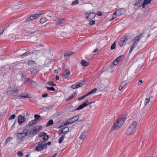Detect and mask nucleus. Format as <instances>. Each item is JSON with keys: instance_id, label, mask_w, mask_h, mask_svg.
<instances>
[{"instance_id": "1", "label": "nucleus", "mask_w": 157, "mask_h": 157, "mask_svg": "<svg viewBox=\"0 0 157 157\" xmlns=\"http://www.w3.org/2000/svg\"><path fill=\"white\" fill-rule=\"evenodd\" d=\"M22 128V132H19L17 131V133H15V135L16 136L19 140L24 141L26 137H31V136L29 132V129L27 128V127H24Z\"/></svg>"}, {"instance_id": "2", "label": "nucleus", "mask_w": 157, "mask_h": 157, "mask_svg": "<svg viewBox=\"0 0 157 157\" xmlns=\"http://www.w3.org/2000/svg\"><path fill=\"white\" fill-rule=\"evenodd\" d=\"M126 115V113H123L117 120L114 123L112 127L110 130V132L114 130H117L124 123L126 119L125 118Z\"/></svg>"}, {"instance_id": "3", "label": "nucleus", "mask_w": 157, "mask_h": 157, "mask_svg": "<svg viewBox=\"0 0 157 157\" xmlns=\"http://www.w3.org/2000/svg\"><path fill=\"white\" fill-rule=\"evenodd\" d=\"M137 125V123L136 121H134L131 125L126 131V134L128 135L132 134L135 131L136 127Z\"/></svg>"}, {"instance_id": "4", "label": "nucleus", "mask_w": 157, "mask_h": 157, "mask_svg": "<svg viewBox=\"0 0 157 157\" xmlns=\"http://www.w3.org/2000/svg\"><path fill=\"white\" fill-rule=\"evenodd\" d=\"M42 129V126H38L35 127V128L32 129L31 130L29 129V132L32 137L33 136L35 135L39 132V131Z\"/></svg>"}, {"instance_id": "5", "label": "nucleus", "mask_w": 157, "mask_h": 157, "mask_svg": "<svg viewBox=\"0 0 157 157\" xmlns=\"http://www.w3.org/2000/svg\"><path fill=\"white\" fill-rule=\"evenodd\" d=\"M43 14V13H41L34 14L30 16L29 17L27 18L25 21V22H26L30 20H32L35 19H36L40 17L41 15Z\"/></svg>"}, {"instance_id": "6", "label": "nucleus", "mask_w": 157, "mask_h": 157, "mask_svg": "<svg viewBox=\"0 0 157 157\" xmlns=\"http://www.w3.org/2000/svg\"><path fill=\"white\" fill-rule=\"evenodd\" d=\"M28 71L30 72L31 74L34 75L38 72L39 70L36 67L34 66L33 67L29 68L28 69Z\"/></svg>"}, {"instance_id": "7", "label": "nucleus", "mask_w": 157, "mask_h": 157, "mask_svg": "<svg viewBox=\"0 0 157 157\" xmlns=\"http://www.w3.org/2000/svg\"><path fill=\"white\" fill-rule=\"evenodd\" d=\"M45 144H38L35 148V150L37 151H40L43 149L46 148Z\"/></svg>"}, {"instance_id": "8", "label": "nucleus", "mask_w": 157, "mask_h": 157, "mask_svg": "<svg viewBox=\"0 0 157 157\" xmlns=\"http://www.w3.org/2000/svg\"><path fill=\"white\" fill-rule=\"evenodd\" d=\"M85 14H88L89 16L86 17L87 19H89L90 20L93 19L96 16V14L94 12H90L86 13Z\"/></svg>"}, {"instance_id": "9", "label": "nucleus", "mask_w": 157, "mask_h": 157, "mask_svg": "<svg viewBox=\"0 0 157 157\" xmlns=\"http://www.w3.org/2000/svg\"><path fill=\"white\" fill-rule=\"evenodd\" d=\"M70 71L68 69L65 70V71L63 73V77L64 78H67L70 75Z\"/></svg>"}, {"instance_id": "10", "label": "nucleus", "mask_w": 157, "mask_h": 157, "mask_svg": "<svg viewBox=\"0 0 157 157\" xmlns=\"http://www.w3.org/2000/svg\"><path fill=\"white\" fill-rule=\"evenodd\" d=\"M25 117L22 116L21 115H19L18 117V121L19 124H22L25 121Z\"/></svg>"}, {"instance_id": "11", "label": "nucleus", "mask_w": 157, "mask_h": 157, "mask_svg": "<svg viewBox=\"0 0 157 157\" xmlns=\"http://www.w3.org/2000/svg\"><path fill=\"white\" fill-rule=\"evenodd\" d=\"M87 102H84L82 104L80 105L78 108L76 109H74L73 111L78 110L82 109L85 107L87 106L88 105V104L86 103Z\"/></svg>"}, {"instance_id": "12", "label": "nucleus", "mask_w": 157, "mask_h": 157, "mask_svg": "<svg viewBox=\"0 0 157 157\" xmlns=\"http://www.w3.org/2000/svg\"><path fill=\"white\" fill-rule=\"evenodd\" d=\"M79 117V115H76L69 119V121H71V123L72 124L78 120Z\"/></svg>"}, {"instance_id": "13", "label": "nucleus", "mask_w": 157, "mask_h": 157, "mask_svg": "<svg viewBox=\"0 0 157 157\" xmlns=\"http://www.w3.org/2000/svg\"><path fill=\"white\" fill-rule=\"evenodd\" d=\"M57 23V24L59 25L60 24H63L65 23V19L59 18L57 20L55 21Z\"/></svg>"}, {"instance_id": "14", "label": "nucleus", "mask_w": 157, "mask_h": 157, "mask_svg": "<svg viewBox=\"0 0 157 157\" xmlns=\"http://www.w3.org/2000/svg\"><path fill=\"white\" fill-rule=\"evenodd\" d=\"M28 82H29V86H30L31 87H36L37 85V84L36 83L35 81L31 80V79H30L28 80Z\"/></svg>"}, {"instance_id": "15", "label": "nucleus", "mask_w": 157, "mask_h": 157, "mask_svg": "<svg viewBox=\"0 0 157 157\" xmlns=\"http://www.w3.org/2000/svg\"><path fill=\"white\" fill-rule=\"evenodd\" d=\"M151 0H144V1L142 5V6L143 8H144L148 4L150 3Z\"/></svg>"}, {"instance_id": "16", "label": "nucleus", "mask_w": 157, "mask_h": 157, "mask_svg": "<svg viewBox=\"0 0 157 157\" xmlns=\"http://www.w3.org/2000/svg\"><path fill=\"white\" fill-rule=\"evenodd\" d=\"M37 122L34 120H33L29 122V124L28 125L25 126L27 127V128L28 129V127H30L32 126H33Z\"/></svg>"}, {"instance_id": "17", "label": "nucleus", "mask_w": 157, "mask_h": 157, "mask_svg": "<svg viewBox=\"0 0 157 157\" xmlns=\"http://www.w3.org/2000/svg\"><path fill=\"white\" fill-rule=\"evenodd\" d=\"M81 63L82 65L84 67H86L89 65V63L86 62L84 60H82L81 61Z\"/></svg>"}, {"instance_id": "18", "label": "nucleus", "mask_w": 157, "mask_h": 157, "mask_svg": "<svg viewBox=\"0 0 157 157\" xmlns=\"http://www.w3.org/2000/svg\"><path fill=\"white\" fill-rule=\"evenodd\" d=\"M143 2V1L142 0H139L137 1L134 4V5L136 6H138L139 7H140L142 6V5H141Z\"/></svg>"}, {"instance_id": "19", "label": "nucleus", "mask_w": 157, "mask_h": 157, "mask_svg": "<svg viewBox=\"0 0 157 157\" xmlns=\"http://www.w3.org/2000/svg\"><path fill=\"white\" fill-rule=\"evenodd\" d=\"M34 117L35 118L34 120L37 122L39 120L42 119V117L40 115L36 114L34 115Z\"/></svg>"}, {"instance_id": "20", "label": "nucleus", "mask_w": 157, "mask_h": 157, "mask_svg": "<svg viewBox=\"0 0 157 157\" xmlns=\"http://www.w3.org/2000/svg\"><path fill=\"white\" fill-rule=\"evenodd\" d=\"M144 33H141L139 36H137L135 37L134 38L135 39L137 40L138 41H139L140 39L144 36Z\"/></svg>"}, {"instance_id": "21", "label": "nucleus", "mask_w": 157, "mask_h": 157, "mask_svg": "<svg viewBox=\"0 0 157 157\" xmlns=\"http://www.w3.org/2000/svg\"><path fill=\"white\" fill-rule=\"evenodd\" d=\"M21 78L23 81L25 82H28V80L29 79V78H27L25 74H22L21 75Z\"/></svg>"}, {"instance_id": "22", "label": "nucleus", "mask_w": 157, "mask_h": 157, "mask_svg": "<svg viewBox=\"0 0 157 157\" xmlns=\"http://www.w3.org/2000/svg\"><path fill=\"white\" fill-rule=\"evenodd\" d=\"M53 124L54 122L53 120L52 119H51L48 122L47 124L46 125V127H48L53 125Z\"/></svg>"}, {"instance_id": "23", "label": "nucleus", "mask_w": 157, "mask_h": 157, "mask_svg": "<svg viewBox=\"0 0 157 157\" xmlns=\"http://www.w3.org/2000/svg\"><path fill=\"white\" fill-rule=\"evenodd\" d=\"M35 62L34 61L29 60L26 62V64L32 66L34 65L35 64Z\"/></svg>"}, {"instance_id": "24", "label": "nucleus", "mask_w": 157, "mask_h": 157, "mask_svg": "<svg viewBox=\"0 0 157 157\" xmlns=\"http://www.w3.org/2000/svg\"><path fill=\"white\" fill-rule=\"evenodd\" d=\"M24 94V93H22V95H19L18 96V97H20L21 98H29V94H26L25 95H23V94Z\"/></svg>"}, {"instance_id": "25", "label": "nucleus", "mask_w": 157, "mask_h": 157, "mask_svg": "<svg viewBox=\"0 0 157 157\" xmlns=\"http://www.w3.org/2000/svg\"><path fill=\"white\" fill-rule=\"evenodd\" d=\"M133 44L132 45V47L134 48H135L136 46L137 45V44L139 42L137 40H136L135 39V38H134L133 40Z\"/></svg>"}, {"instance_id": "26", "label": "nucleus", "mask_w": 157, "mask_h": 157, "mask_svg": "<svg viewBox=\"0 0 157 157\" xmlns=\"http://www.w3.org/2000/svg\"><path fill=\"white\" fill-rule=\"evenodd\" d=\"M86 133V132L85 131L82 132L80 135V138L82 140L84 139L86 137L85 134Z\"/></svg>"}, {"instance_id": "27", "label": "nucleus", "mask_w": 157, "mask_h": 157, "mask_svg": "<svg viewBox=\"0 0 157 157\" xmlns=\"http://www.w3.org/2000/svg\"><path fill=\"white\" fill-rule=\"evenodd\" d=\"M30 55V52L27 51L26 52L24 53V54H22L21 55V57L22 58H24L25 57L27 56H28L29 55Z\"/></svg>"}, {"instance_id": "28", "label": "nucleus", "mask_w": 157, "mask_h": 157, "mask_svg": "<svg viewBox=\"0 0 157 157\" xmlns=\"http://www.w3.org/2000/svg\"><path fill=\"white\" fill-rule=\"evenodd\" d=\"M114 15H117V16L118 17H119L121 15V13L120 11L119 10V9L117 10L114 13Z\"/></svg>"}, {"instance_id": "29", "label": "nucleus", "mask_w": 157, "mask_h": 157, "mask_svg": "<svg viewBox=\"0 0 157 157\" xmlns=\"http://www.w3.org/2000/svg\"><path fill=\"white\" fill-rule=\"evenodd\" d=\"M47 21L46 18L45 17L41 18L40 21V23L43 24Z\"/></svg>"}, {"instance_id": "30", "label": "nucleus", "mask_w": 157, "mask_h": 157, "mask_svg": "<svg viewBox=\"0 0 157 157\" xmlns=\"http://www.w3.org/2000/svg\"><path fill=\"white\" fill-rule=\"evenodd\" d=\"M128 83V81L127 80L123 81L121 82V85L122 86V87H124Z\"/></svg>"}, {"instance_id": "31", "label": "nucleus", "mask_w": 157, "mask_h": 157, "mask_svg": "<svg viewBox=\"0 0 157 157\" xmlns=\"http://www.w3.org/2000/svg\"><path fill=\"white\" fill-rule=\"evenodd\" d=\"M50 136L49 135H45L44 137H43V141L44 142H46L48 141V139L49 138Z\"/></svg>"}, {"instance_id": "32", "label": "nucleus", "mask_w": 157, "mask_h": 157, "mask_svg": "<svg viewBox=\"0 0 157 157\" xmlns=\"http://www.w3.org/2000/svg\"><path fill=\"white\" fill-rule=\"evenodd\" d=\"M77 92L76 91H75L74 92L72 93L71 94V95H70L69 96V98H70L71 99V98H73V97H74L75 96H76L77 95Z\"/></svg>"}, {"instance_id": "33", "label": "nucleus", "mask_w": 157, "mask_h": 157, "mask_svg": "<svg viewBox=\"0 0 157 157\" xmlns=\"http://www.w3.org/2000/svg\"><path fill=\"white\" fill-rule=\"evenodd\" d=\"M65 138V136L64 135H62L61 137L60 138L59 140L58 143L59 144H61L63 141L64 139Z\"/></svg>"}, {"instance_id": "34", "label": "nucleus", "mask_w": 157, "mask_h": 157, "mask_svg": "<svg viewBox=\"0 0 157 157\" xmlns=\"http://www.w3.org/2000/svg\"><path fill=\"white\" fill-rule=\"evenodd\" d=\"M76 85L77 86V88H79V87H82L84 85L83 83H82L81 82H76Z\"/></svg>"}, {"instance_id": "35", "label": "nucleus", "mask_w": 157, "mask_h": 157, "mask_svg": "<svg viewBox=\"0 0 157 157\" xmlns=\"http://www.w3.org/2000/svg\"><path fill=\"white\" fill-rule=\"evenodd\" d=\"M47 84L49 85L50 86H55L56 85V84H55L54 82L52 81H49L47 83Z\"/></svg>"}, {"instance_id": "36", "label": "nucleus", "mask_w": 157, "mask_h": 157, "mask_svg": "<svg viewBox=\"0 0 157 157\" xmlns=\"http://www.w3.org/2000/svg\"><path fill=\"white\" fill-rule=\"evenodd\" d=\"M45 87L47 88V89L48 90H51V91H55V90H56L55 88H54L53 87H52V86L51 87H48V86H46Z\"/></svg>"}, {"instance_id": "37", "label": "nucleus", "mask_w": 157, "mask_h": 157, "mask_svg": "<svg viewBox=\"0 0 157 157\" xmlns=\"http://www.w3.org/2000/svg\"><path fill=\"white\" fill-rule=\"evenodd\" d=\"M119 10L120 11L121 14V15L124 14L125 12V9L123 8H120L119 9Z\"/></svg>"}, {"instance_id": "38", "label": "nucleus", "mask_w": 157, "mask_h": 157, "mask_svg": "<svg viewBox=\"0 0 157 157\" xmlns=\"http://www.w3.org/2000/svg\"><path fill=\"white\" fill-rule=\"evenodd\" d=\"M97 91V89L96 88H95L91 90L89 92V94H92L95 93Z\"/></svg>"}, {"instance_id": "39", "label": "nucleus", "mask_w": 157, "mask_h": 157, "mask_svg": "<svg viewBox=\"0 0 157 157\" xmlns=\"http://www.w3.org/2000/svg\"><path fill=\"white\" fill-rule=\"evenodd\" d=\"M13 138L11 137H8L7 138L6 140V142H5V144L6 145L9 142L10 140H11L13 139Z\"/></svg>"}, {"instance_id": "40", "label": "nucleus", "mask_w": 157, "mask_h": 157, "mask_svg": "<svg viewBox=\"0 0 157 157\" xmlns=\"http://www.w3.org/2000/svg\"><path fill=\"white\" fill-rule=\"evenodd\" d=\"M116 42H114L111 45V46L110 47V48L111 50H113L115 49L116 48Z\"/></svg>"}, {"instance_id": "41", "label": "nucleus", "mask_w": 157, "mask_h": 157, "mask_svg": "<svg viewBox=\"0 0 157 157\" xmlns=\"http://www.w3.org/2000/svg\"><path fill=\"white\" fill-rule=\"evenodd\" d=\"M11 93H15L16 94L14 95V96H15L16 94H18V90H11L10 91Z\"/></svg>"}, {"instance_id": "42", "label": "nucleus", "mask_w": 157, "mask_h": 157, "mask_svg": "<svg viewBox=\"0 0 157 157\" xmlns=\"http://www.w3.org/2000/svg\"><path fill=\"white\" fill-rule=\"evenodd\" d=\"M150 97H148V98H146L145 99V101L144 102V104L145 105H147V103H149V102L150 101Z\"/></svg>"}, {"instance_id": "43", "label": "nucleus", "mask_w": 157, "mask_h": 157, "mask_svg": "<svg viewBox=\"0 0 157 157\" xmlns=\"http://www.w3.org/2000/svg\"><path fill=\"white\" fill-rule=\"evenodd\" d=\"M124 56H119V57H117L116 59L119 61H121L122 60V59H121Z\"/></svg>"}, {"instance_id": "44", "label": "nucleus", "mask_w": 157, "mask_h": 157, "mask_svg": "<svg viewBox=\"0 0 157 157\" xmlns=\"http://www.w3.org/2000/svg\"><path fill=\"white\" fill-rule=\"evenodd\" d=\"M64 131V132H67L69 131V128L67 127H66L62 128Z\"/></svg>"}, {"instance_id": "45", "label": "nucleus", "mask_w": 157, "mask_h": 157, "mask_svg": "<svg viewBox=\"0 0 157 157\" xmlns=\"http://www.w3.org/2000/svg\"><path fill=\"white\" fill-rule=\"evenodd\" d=\"M16 117V115L15 114H13L11 115L10 117L9 118L8 120H10L12 119H14Z\"/></svg>"}, {"instance_id": "46", "label": "nucleus", "mask_w": 157, "mask_h": 157, "mask_svg": "<svg viewBox=\"0 0 157 157\" xmlns=\"http://www.w3.org/2000/svg\"><path fill=\"white\" fill-rule=\"evenodd\" d=\"M118 63L119 61L116 59H115L113 62V64L114 65H117L118 64Z\"/></svg>"}, {"instance_id": "47", "label": "nucleus", "mask_w": 157, "mask_h": 157, "mask_svg": "<svg viewBox=\"0 0 157 157\" xmlns=\"http://www.w3.org/2000/svg\"><path fill=\"white\" fill-rule=\"evenodd\" d=\"M95 24V21L94 20L91 21L89 23V25L90 26H91L92 25L94 24Z\"/></svg>"}, {"instance_id": "48", "label": "nucleus", "mask_w": 157, "mask_h": 157, "mask_svg": "<svg viewBox=\"0 0 157 157\" xmlns=\"http://www.w3.org/2000/svg\"><path fill=\"white\" fill-rule=\"evenodd\" d=\"M78 0H75L72 3L71 5L72 6L75 5L76 4L78 3Z\"/></svg>"}, {"instance_id": "49", "label": "nucleus", "mask_w": 157, "mask_h": 157, "mask_svg": "<svg viewBox=\"0 0 157 157\" xmlns=\"http://www.w3.org/2000/svg\"><path fill=\"white\" fill-rule=\"evenodd\" d=\"M47 133L45 132H43L41 133H40L39 135V136L40 137H41L44 136H45V135H47Z\"/></svg>"}, {"instance_id": "50", "label": "nucleus", "mask_w": 157, "mask_h": 157, "mask_svg": "<svg viewBox=\"0 0 157 157\" xmlns=\"http://www.w3.org/2000/svg\"><path fill=\"white\" fill-rule=\"evenodd\" d=\"M69 124H71V121H69L68 119L66 122L63 125L64 126H66Z\"/></svg>"}, {"instance_id": "51", "label": "nucleus", "mask_w": 157, "mask_h": 157, "mask_svg": "<svg viewBox=\"0 0 157 157\" xmlns=\"http://www.w3.org/2000/svg\"><path fill=\"white\" fill-rule=\"evenodd\" d=\"M122 40H125V41H127L128 39L126 36L124 35L122 37Z\"/></svg>"}, {"instance_id": "52", "label": "nucleus", "mask_w": 157, "mask_h": 157, "mask_svg": "<svg viewBox=\"0 0 157 157\" xmlns=\"http://www.w3.org/2000/svg\"><path fill=\"white\" fill-rule=\"evenodd\" d=\"M71 88L72 89H77L76 83L72 85L71 86Z\"/></svg>"}, {"instance_id": "53", "label": "nucleus", "mask_w": 157, "mask_h": 157, "mask_svg": "<svg viewBox=\"0 0 157 157\" xmlns=\"http://www.w3.org/2000/svg\"><path fill=\"white\" fill-rule=\"evenodd\" d=\"M18 155L19 156L22 157L23 155V154L21 152L19 151L18 152Z\"/></svg>"}, {"instance_id": "54", "label": "nucleus", "mask_w": 157, "mask_h": 157, "mask_svg": "<svg viewBox=\"0 0 157 157\" xmlns=\"http://www.w3.org/2000/svg\"><path fill=\"white\" fill-rule=\"evenodd\" d=\"M37 30V29H35V31H33V32L32 31H29L28 33L29 34H33L35 33L36 32V31Z\"/></svg>"}, {"instance_id": "55", "label": "nucleus", "mask_w": 157, "mask_h": 157, "mask_svg": "<svg viewBox=\"0 0 157 157\" xmlns=\"http://www.w3.org/2000/svg\"><path fill=\"white\" fill-rule=\"evenodd\" d=\"M63 132H64V131H63V129H62L61 130H59L58 131V134L59 135H61Z\"/></svg>"}, {"instance_id": "56", "label": "nucleus", "mask_w": 157, "mask_h": 157, "mask_svg": "<svg viewBox=\"0 0 157 157\" xmlns=\"http://www.w3.org/2000/svg\"><path fill=\"white\" fill-rule=\"evenodd\" d=\"M48 94L47 93L44 94H43L42 96L43 98H46L48 97Z\"/></svg>"}, {"instance_id": "57", "label": "nucleus", "mask_w": 157, "mask_h": 157, "mask_svg": "<svg viewBox=\"0 0 157 157\" xmlns=\"http://www.w3.org/2000/svg\"><path fill=\"white\" fill-rule=\"evenodd\" d=\"M96 14L97 15L99 16H101L102 15V13L100 11L98 12Z\"/></svg>"}, {"instance_id": "58", "label": "nucleus", "mask_w": 157, "mask_h": 157, "mask_svg": "<svg viewBox=\"0 0 157 157\" xmlns=\"http://www.w3.org/2000/svg\"><path fill=\"white\" fill-rule=\"evenodd\" d=\"M44 144H45V145H46V148L47 147V145H50L51 144V142H50V141H49L47 143H45Z\"/></svg>"}, {"instance_id": "59", "label": "nucleus", "mask_w": 157, "mask_h": 157, "mask_svg": "<svg viewBox=\"0 0 157 157\" xmlns=\"http://www.w3.org/2000/svg\"><path fill=\"white\" fill-rule=\"evenodd\" d=\"M117 15H114V13H113V17H112V18L111 19H110V21H112V20H113L114 19L117 17Z\"/></svg>"}, {"instance_id": "60", "label": "nucleus", "mask_w": 157, "mask_h": 157, "mask_svg": "<svg viewBox=\"0 0 157 157\" xmlns=\"http://www.w3.org/2000/svg\"><path fill=\"white\" fill-rule=\"evenodd\" d=\"M124 43L123 42H121V41L120 40L119 42V45L121 47L122 46Z\"/></svg>"}, {"instance_id": "61", "label": "nucleus", "mask_w": 157, "mask_h": 157, "mask_svg": "<svg viewBox=\"0 0 157 157\" xmlns=\"http://www.w3.org/2000/svg\"><path fill=\"white\" fill-rule=\"evenodd\" d=\"M84 98L83 96H81V97H80L78 98V101H80V100H82V99H83Z\"/></svg>"}, {"instance_id": "62", "label": "nucleus", "mask_w": 157, "mask_h": 157, "mask_svg": "<svg viewBox=\"0 0 157 157\" xmlns=\"http://www.w3.org/2000/svg\"><path fill=\"white\" fill-rule=\"evenodd\" d=\"M69 56V54H68V52H67L64 54V56L65 57H67Z\"/></svg>"}, {"instance_id": "63", "label": "nucleus", "mask_w": 157, "mask_h": 157, "mask_svg": "<svg viewBox=\"0 0 157 157\" xmlns=\"http://www.w3.org/2000/svg\"><path fill=\"white\" fill-rule=\"evenodd\" d=\"M86 102L87 103L89 104H91L95 102L94 101H93L92 102H89L87 100L86 101Z\"/></svg>"}, {"instance_id": "64", "label": "nucleus", "mask_w": 157, "mask_h": 157, "mask_svg": "<svg viewBox=\"0 0 157 157\" xmlns=\"http://www.w3.org/2000/svg\"><path fill=\"white\" fill-rule=\"evenodd\" d=\"M134 48H133L132 46L130 48V49L129 51V52L130 53H131L132 52V51L133 50Z\"/></svg>"}]
</instances>
